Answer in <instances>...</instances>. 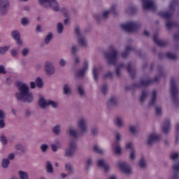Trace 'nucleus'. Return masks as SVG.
<instances>
[{"label": "nucleus", "mask_w": 179, "mask_h": 179, "mask_svg": "<svg viewBox=\"0 0 179 179\" xmlns=\"http://www.w3.org/2000/svg\"><path fill=\"white\" fill-rule=\"evenodd\" d=\"M18 92L15 94V99L17 101H23L24 103H32L34 100L33 93L30 92L29 85L26 83L20 82L17 84Z\"/></svg>", "instance_id": "nucleus-1"}, {"label": "nucleus", "mask_w": 179, "mask_h": 179, "mask_svg": "<svg viewBox=\"0 0 179 179\" xmlns=\"http://www.w3.org/2000/svg\"><path fill=\"white\" fill-rule=\"evenodd\" d=\"M83 134L82 131H78L76 128L70 127L69 129V136L71 138L70 143L69 145L68 150V157H72L75 156L76 151L78 150V145H76V142H78V139L82 136Z\"/></svg>", "instance_id": "nucleus-2"}, {"label": "nucleus", "mask_w": 179, "mask_h": 179, "mask_svg": "<svg viewBox=\"0 0 179 179\" xmlns=\"http://www.w3.org/2000/svg\"><path fill=\"white\" fill-rule=\"evenodd\" d=\"M104 55L109 65H117L118 61V51L114 48L113 45L110 46V51L105 52Z\"/></svg>", "instance_id": "nucleus-3"}, {"label": "nucleus", "mask_w": 179, "mask_h": 179, "mask_svg": "<svg viewBox=\"0 0 179 179\" xmlns=\"http://www.w3.org/2000/svg\"><path fill=\"white\" fill-rule=\"evenodd\" d=\"M42 8H51L55 12L59 10V4L57 0H38Z\"/></svg>", "instance_id": "nucleus-4"}, {"label": "nucleus", "mask_w": 179, "mask_h": 179, "mask_svg": "<svg viewBox=\"0 0 179 179\" xmlns=\"http://www.w3.org/2000/svg\"><path fill=\"white\" fill-rule=\"evenodd\" d=\"M171 94L172 96V100L173 101L176 107H178V89L177 88V85L176 84V79L174 78H171Z\"/></svg>", "instance_id": "nucleus-5"}, {"label": "nucleus", "mask_w": 179, "mask_h": 179, "mask_svg": "<svg viewBox=\"0 0 179 179\" xmlns=\"http://www.w3.org/2000/svg\"><path fill=\"white\" fill-rule=\"evenodd\" d=\"M178 0H173L170 4L169 9L168 12H159L158 13L159 16L165 19V20L169 21L171 17H173V12H174V6L178 5Z\"/></svg>", "instance_id": "nucleus-6"}, {"label": "nucleus", "mask_w": 179, "mask_h": 179, "mask_svg": "<svg viewBox=\"0 0 179 179\" xmlns=\"http://www.w3.org/2000/svg\"><path fill=\"white\" fill-rule=\"evenodd\" d=\"M38 104L41 108H45L50 106H51L52 108H58V103H57V101H52L51 99L45 100L44 97H41L38 99Z\"/></svg>", "instance_id": "nucleus-7"}, {"label": "nucleus", "mask_w": 179, "mask_h": 179, "mask_svg": "<svg viewBox=\"0 0 179 179\" xmlns=\"http://www.w3.org/2000/svg\"><path fill=\"white\" fill-rule=\"evenodd\" d=\"M121 27L123 30H125V31H136V30L141 27V24L135 22H130L127 24H121Z\"/></svg>", "instance_id": "nucleus-8"}, {"label": "nucleus", "mask_w": 179, "mask_h": 179, "mask_svg": "<svg viewBox=\"0 0 179 179\" xmlns=\"http://www.w3.org/2000/svg\"><path fill=\"white\" fill-rule=\"evenodd\" d=\"M77 126L83 134L87 133L89 131V127H87V119L85 117H80L77 122Z\"/></svg>", "instance_id": "nucleus-9"}, {"label": "nucleus", "mask_w": 179, "mask_h": 179, "mask_svg": "<svg viewBox=\"0 0 179 179\" xmlns=\"http://www.w3.org/2000/svg\"><path fill=\"white\" fill-rule=\"evenodd\" d=\"M75 31L79 45L83 47L84 48H86V47H87V41L86 40V38H85L82 34V32L80 31V28H79V27H76Z\"/></svg>", "instance_id": "nucleus-10"}, {"label": "nucleus", "mask_w": 179, "mask_h": 179, "mask_svg": "<svg viewBox=\"0 0 179 179\" xmlns=\"http://www.w3.org/2000/svg\"><path fill=\"white\" fill-rule=\"evenodd\" d=\"M10 3L9 0H0V15L1 16H6L9 12Z\"/></svg>", "instance_id": "nucleus-11"}, {"label": "nucleus", "mask_w": 179, "mask_h": 179, "mask_svg": "<svg viewBox=\"0 0 179 179\" xmlns=\"http://www.w3.org/2000/svg\"><path fill=\"white\" fill-rule=\"evenodd\" d=\"M159 79H160V78L159 76H156L155 78V79H153V80H143V79H142L140 81L139 84H134L133 87H142L148 86V85L153 83V82H159Z\"/></svg>", "instance_id": "nucleus-12"}, {"label": "nucleus", "mask_w": 179, "mask_h": 179, "mask_svg": "<svg viewBox=\"0 0 179 179\" xmlns=\"http://www.w3.org/2000/svg\"><path fill=\"white\" fill-rule=\"evenodd\" d=\"M143 8L145 10H156L155 1L152 0H142Z\"/></svg>", "instance_id": "nucleus-13"}, {"label": "nucleus", "mask_w": 179, "mask_h": 179, "mask_svg": "<svg viewBox=\"0 0 179 179\" xmlns=\"http://www.w3.org/2000/svg\"><path fill=\"white\" fill-rule=\"evenodd\" d=\"M119 168L122 170V173L126 174V176H129L132 174V169L128 163L127 162H120L118 164Z\"/></svg>", "instance_id": "nucleus-14"}, {"label": "nucleus", "mask_w": 179, "mask_h": 179, "mask_svg": "<svg viewBox=\"0 0 179 179\" xmlns=\"http://www.w3.org/2000/svg\"><path fill=\"white\" fill-rule=\"evenodd\" d=\"M45 71L47 75H54L55 73V67L51 62L45 63Z\"/></svg>", "instance_id": "nucleus-15"}, {"label": "nucleus", "mask_w": 179, "mask_h": 179, "mask_svg": "<svg viewBox=\"0 0 179 179\" xmlns=\"http://www.w3.org/2000/svg\"><path fill=\"white\" fill-rule=\"evenodd\" d=\"M157 141H160V135L152 133L148 138V145H153Z\"/></svg>", "instance_id": "nucleus-16"}, {"label": "nucleus", "mask_w": 179, "mask_h": 179, "mask_svg": "<svg viewBox=\"0 0 179 179\" xmlns=\"http://www.w3.org/2000/svg\"><path fill=\"white\" fill-rule=\"evenodd\" d=\"M11 36L13 38V40H15L18 45H22V40L20 39V33H19V31L17 30L12 31Z\"/></svg>", "instance_id": "nucleus-17"}, {"label": "nucleus", "mask_w": 179, "mask_h": 179, "mask_svg": "<svg viewBox=\"0 0 179 179\" xmlns=\"http://www.w3.org/2000/svg\"><path fill=\"white\" fill-rule=\"evenodd\" d=\"M162 129V132L165 134H167L170 132V129H171V124H170V120H165Z\"/></svg>", "instance_id": "nucleus-18"}, {"label": "nucleus", "mask_w": 179, "mask_h": 179, "mask_svg": "<svg viewBox=\"0 0 179 179\" xmlns=\"http://www.w3.org/2000/svg\"><path fill=\"white\" fill-rule=\"evenodd\" d=\"M116 8H117L116 5H113L111 6L110 10L103 13V17H104V19H107V17H108V15H110V13H113V15H117V11H115Z\"/></svg>", "instance_id": "nucleus-19"}, {"label": "nucleus", "mask_w": 179, "mask_h": 179, "mask_svg": "<svg viewBox=\"0 0 179 179\" xmlns=\"http://www.w3.org/2000/svg\"><path fill=\"white\" fill-rule=\"evenodd\" d=\"M153 41L157 45H159V47H164V45L167 44V42L166 41L159 39L157 35L154 36Z\"/></svg>", "instance_id": "nucleus-20"}, {"label": "nucleus", "mask_w": 179, "mask_h": 179, "mask_svg": "<svg viewBox=\"0 0 179 179\" xmlns=\"http://www.w3.org/2000/svg\"><path fill=\"white\" fill-rule=\"evenodd\" d=\"M173 173L171 176L172 179H179V164H175L173 166Z\"/></svg>", "instance_id": "nucleus-21"}, {"label": "nucleus", "mask_w": 179, "mask_h": 179, "mask_svg": "<svg viewBox=\"0 0 179 179\" xmlns=\"http://www.w3.org/2000/svg\"><path fill=\"white\" fill-rule=\"evenodd\" d=\"M98 166L99 167H101L103 169L104 171L107 172L110 170V166L106 163L104 159H99L98 160Z\"/></svg>", "instance_id": "nucleus-22"}, {"label": "nucleus", "mask_w": 179, "mask_h": 179, "mask_svg": "<svg viewBox=\"0 0 179 179\" xmlns=\"http://www.w3.org/2000/svg\"><path fill=\"white\" fill-rule=\"evenodd\" d=\"M87 71V62H85L84 63V66L83 69H81L77 73L78 78H83L85 76V74Z\"/></svg>", "instance_id": "nucleus-23"}, {"label": "nucleus", "mask_w": 179, "mask_h": 179, "mask_svg": "<svg viewBox=\"0 0 179 179\" xmlns=\"http://www.w3.org/2000/svg\"><path fill=\"white\" fill-rule=\"evenodd\" d=\"M6 117V114L2 110H0V129H3L5 127V118Z\"/></svg>", "instance_id": "nucleus-24"}, {"label": "nucleus", "mask_w": 179, "mask_h": 179, "mask_svg": "<svg viewBox=\"0 0 179 179\" xmlns=\"http://www.w3.org/2000/svg\"><path fill=\"white\" fill-rule=\"evenodd\" d=\"M45 170L46 173H48L49 174H52V173H54V168L52 167V164H51V162H46Z\"/></svg>", "instance_id": "nucleus-25"}, {"label": "nucleus", "mask_w": 179, "mask_h": 179, "mask_svg": "<svg viewBox=\"0 0 179 179\" xmlns=\"http://www.w3.org/2000/svg\"><path fill=\"white\" fill-rule=\"evenodd\" d=\"M52 132L54 134V135H56V136H58L61 134V125L56 124L55 125L52 129Z\"/></svg>", "instance_id": "nucleus-26"}, {"label": "nucleus", "mask_w": 179, "mask_h": 179, "mask_svg": "<svg viewBox=\"0 0 179 179\" xmlns=\"http://www.w3.org/2000/svg\"><path fill=\"white\" fill-rule=\"evenodd\" d=\"M131 51H134V48H132L131 46H127L125 51L122 52V58H127V57H128V55L129 54V52H131Z\"/></svg>", "instance_id": "nucleus-27"}, {"label": "nucleus", "mask_w": 179, "mask_h": 179, "mask_svg": "<svg viewBox=\"0 0 179 179\" xmlns=\"http://www.w3.org/2000/svg\"><path fill=\"white\" fill-rule=\"evenodd\" d=\"M127 71L130 76L134 79L135 78V69H132V64L129 63L127 65Z\"/></svg>", "instance_id": "nucleus-28"}, {"label": "nucleus", "mask_w": 179, "mask_h": 179, "mask_svg": "<svg viewBox=\"0 0 179 179\" xmlns=\"http://www.w3.org/2000/svg\"><path fill=\"white\" fill-rule=\"evenodd\" d=\"M157 96V92L156 91H153L151 101L148 103V106L150 107H152V106H155V103H156Z\"/></svg>", "instance_id": "nucleus-29"}, {"label": "nucleus", "mask_w": 179, "mask_h": 179, "mask_svg": "<svg viewBox=\"0 0 179 179\" xmlns=\"http://www.w3.org/2000/svg\"><path fill=\"white\" fill-rule=\"evenodd\" d=\"M113 146V149H115V153L116 155H121L122 150L118 142H115Z\"/></svg>", "instance_id": "nucleus-30"}, {"label": "nucleus", "mask_w": 179, "mask_h": 179, "mask_svg": "<svg viewBox=\"0 0 179 179\" xmlns=\"http://www.w3.org/2000/svg\"><path fill=\"white\" fill-rule=\"evenodd\" d=\"M10 50V45L0 46V55H5Z\"/></svg>", "instance_id": "nucleus-31"}, {"label": "nucleus", "mask_w": 179, "mask_h": 179, "mask_svg": "<svg viewBox=\"0 0 179 179\" xmlns=\"http://www.w3.org/2000/svg\"><path fill=\"white\" fill-rule=\"evenodd\" d=\"M9 164H10V162L9 161V159L4 158L2 159L1 167L3 169H8V167H9Z\"/></svg>", "instance_id": "nucleus-32"}, {"label": "nucleus", "mask_w": 179, "mask_h": 179, "mask_svg": "<svg viewBox=\"0 0 179 179\" xmlns=\"http://www.w3.org/2000/svg\"><path fill=\"white\" fill-rule=\"evenodd\" d=\"M92 72H93V75H94V79L95 80H99V73L100 72V68L99 67H94Z\"/></svg>", "instance_id": "nucleus-33"}, {"label": "nucleus", "mask_w": 179, "mask_h": 179, "mask_svg": "<svg viewBox=\"0 0 179 179\" xmlns=\"http://www.w3.org/2000/svg\"><path fill=\"white\" fill-rule=\"evenodd\" d=\"M36 85L38 89H41L44 86V83L43 82V80L41 78L38 77L36 80Z\"/></svg>", "instance_id": "nucleus-34"}, {"label": "nucleus", "mask_w": 179, "mask_h": 179, "mask_svg": "<svg viewBox=\"0 0 179 179\" xmlns=\"http://www.w3.org/2000/svg\"><path fill=\"white\" fill-rule=\"evenodd\" d=\"M18 176L20 179H29V175L23 171H19Z\"/></svg>", "instance_id": "nucleus-35"}, {"label": "nucleus", "mask_w": 179, "mask_h": 179, "mask_svg": "<svg viewBox=\"0 0 179 179\" xmlns=\"http://www.w3.org/2000/svg\"><path fill=\"white\" fill-rule=\"evenodd\" d=\"M57 31L58 34H62V33H64V24H62V23H57Z\"/></svg>", "instance_id": "nucleus-36"}, {"label": "nucleus", "mask_w": 179, "mask_h": 179, "mask_svg": "<svg viewBox=\"0 0 179 179\" xmlns=\"http://www.w3.org/2000/svg\"><path fill=\"white\" fill-rule=\"evenodd\" d=\"M115 124L118 128H121L122 125H124V121L122 120V117H117Z\"/></svg>", "instance_id": "nucleus-37"}, {"label": "nucleus", "mask_w": 179, "mask_h": 179, "mask_svg": "<svg viewBox=\"0 0 179 179\" xmlns=\"http://www.w3.org/2000/svg\"><path fill=\"white\" fill-rule=\"evenodd\" d=\"M52 37H53L52 33L49 32L45 38V43L47 45L50 44V41L52 40Z\"/></svg>", "instance_id": "nucleus-38"}, {"label": "nucleus", "mask_w": 179, "mask_h": 179, "mask_svg": "<svg viewBox=\"0 0 179 179\" xmlns=\"http://www.w3.org/2000/svg\"><path fill=\"white\" fill-rule=\"evenodd\" d=\"M50 146L52 152H57L58 150V148L61 146V143H59V141H57L56 144H51Z\"/></svg>", "instance_id": "nucleus-39"}, {"label": "nucleus", "mask_w": 179, "mask_h": 179, "mask_svg": "<svg viewBox=\"0 0 179 179\" xmlns=\"http://www.w3.org/2000/svg\"><path fill=\"white\" fill-rule=\"evenodd\" d=\"M115 104H117V98L111 97L109 101L108 102V107H110L111 106H115Z\"/></svg>", "instance_id": "nucleus-40"}, {"label": "nucleus", "mask_w": 179, "mask_h": 179, "mask_svg": "<svg viewBox=\"0 0 179 179\" xmlns=\"http://www.w3.org/2000/svg\"><path fill=\"white\" fill-rule=\"evenodd\" d=\"M0 141L1 142L3 146L8 145V138L4 135L0 136Z\"/></svg>", "instance_id": "nucleus-41"}, {"label": "nucleus", "mask_w": 179, "mask_h": 179, "mask_svg": "<svg viewBox=\"0 0 179 179\" xmlns=\"http://www.w3.org/2000/svg\"><path fill=\"white\" fill-rule=\"evenodd\" d=\"M139 167L141 169H145L146 168V161L145 160V158H141L139 163H138Z\"/></svg>", "instance_id": "nucleus-42"}, {"label": "nucleus", "mask_w": 179, "mask_h": 179, "mask_svg": "<svg viewBox=\"0 0 179 179\" xmlns=\"http://www.w3.org/2000/svg\"><path fill=\"white\" fill-rule=\"evenodd\" d=\"M40 150L42 152V153H45V152H47V150H48V144L43 143V144L41 145Z\"/></svg>", "instance_id": "nucleus-43"}, {"label": "nucleus", "mask_w": 179, "mask_h": 179, "mask_svg": "<svg viewBox=\"0 0 179 179\" xmlns=\"http://www.w3.org/2000/svg\"><path fill=\"white\" fill-rule=\"evenodd\" d=\"M101 93H103V94H106L107 92H108V86L107 85V84H103L101 87Z\"/></svg>", "instance_id": "nucleus-44"}, {"label": "nucleus", "mask_w": 179, "mask_h": 179, "mask_svg": "<svg viewBox=\"0 0 179 179\" xmlns=\"http://www.w3.org/2000/svg\"><path fill=\"white\" fill-rule=\"evenodd\" d=\"M94 151L99 155H103V153H104V150L97 145L94 147Z\"/></svg>", "instance_id": "nucleus-45"}, {"label": "nucleus", "mask_w": 179, "mask_h": 179, "mask_svg": "<svg viewBox=\"0 0 179 179\" xmlns=\"http://www.w3.org/2000/svg\"><path fill=\"white\" fill-rule=\"evenodd\" d=\"M166 57L169 59H173V61H176L177 59V55H174L173 53L171 52H167L166 53Z\"/></svg>", "instance_id": "nucleus-46"}, {"label": "nucleus", "mask_w": 179, "mask_h": 179, "mask_svg": "<svg viewBox=\"0 0 179 179\" xmlns=\"http://www.w3.org/2000/svg\"><path fill=\"white\" fill-rule=\"evenodd\" d=\"M146 97H148V92L143 91L141 96V102L143 103L145 100L146 99Z\"/></svg>", "instance_id": "nucleus-47"}, {"label": "nucleus", "mask_w": 179, "mask_h": 179, "mask_svg": "<svg viewBox=\"0 0 179 179\" xmlns=\"http://www.w3.org/2000/svg\"><path fill=\"white\" fill-rule=\"evenodd\" d=\"M75 173V169L71 164L68 165V175L71 176V174H73Z\"/></svg>", "instance_id": "nucleus-48"}, {"label": "nucleus", "mask_w": 179, "mask_h": 179, "mask_svg": "<svg viewBox=\"0 0 179 179\" xmlns=\"http://www.w3.org/2000/svg\"><path fill=\"white\" fill-rule=\"evenodd\" d=\"M121 68H124V64H121L116 69V75L117 76H121Z\"/></svg>", "instance_id": "nucleus-49"}, {"label": "nucleus", "mask_w": 179, "mask_h": 179, "mask_svg": "<svg viewBox=\"0 0 179 179\" xmlns=\"http://www.w3.org/2000/svg\"><path fill=\"white\" fill-rule=\"evenodd\" d=\"M78 92L81 97H83L85 96V90L83 89V87L79 86L78 87Z\"/></svg>", "instance_id": "nucleus-50"}, {"label": "nucleus", "mask_w": 179, "mask_h": 179, "mask_svg": "<svg viewBox=\"0 0 179 179\" xmlns=\"http://www.w3.org/2000/svg\"><path fill=\"white\" fill-rule=\"evenodd\" d=\"M92 164H93V160L92 159V158H87V164L85 166L86 169L88 170L90 166H92Z\"/></svg>", "instance_id": "nucleus-51"}, {"label": "nucleus", "mask_w": 179, "mask_h": 179, "mask_svg": "<svg viewBox=\"0 0 179 179\" xmlns=\"http://www.w3.org/2000/svg\"><path fill=\"white\" fill-rule=\"evenodd\" d=\"M179 155L178 152H172L170 155V157L172 160H177L178 159Z\"/></svg>", "instance_id": "nucleus-52"}, {"label": "nucleus", "mask_w": 179, "mask_h": 179, "mask_svg": "<svg viewBox=\"0 0 179 179\" xmlns=\"http://www.w3.org/2000/svg\"><path fill=\"white\" fill-rule=\"evenodd\" d=\"M21 24L23 26H27V24H29V20L27 19V17H24L21 19Z\"/></svg>", "instance_id": "nucleus-53"}, {"label": "nucleus", "mask_w": 179, "mask_h": 179, "mask_svg": "<svg viewBox=\"0 0 179 179\" xmlns=\"http://www.w3.org/2000/svg\"><path fill=\"white\" fill-rule=\"evenodd\" d=\"M78 51H79V48H78V46L73 45L71 48V54H73V55H75V54L77 53Z\"/></svg>", "instance_id": "nucleus-54"}, {"label": "nucleus", "mask_w": 179, "mask_h": 179, "mask_svg": "<svg viewBox=\"0 0 179 179\" xmlns=\"http://www.w3.org/2000/svg\"><path fill=\"white\" fill-rule=\"evenodd\" d=\"M176 132L177 134L176 138V143H178V133H179V124L178 123L176 126Z\"/></svg>", "instance_id": "nucleus-55"}, {"label": "nucleus", "mask_w": 179, "mask_h": 179, "mask_svg": "<svg viewBox=\"0 0 179 179\" xmlns=\"http://www.w3.org/2000/svg\"><path fill=\"white\" fill-rule=\"evenodd\" d=\"M27 54H29V49L27 48H24L22 50V57H27Z\"/></svg>", "instance_id": "nucleus-56"}, {"label": "nucleus", "mask_w": 179, "mask_h": 179, "mask_svg": "<svg viewBox=\"0 0 179 179\" xmlns=\"http://www.w3.org/2000/svg\"><path fill=\"white\" fill-rule=\"evenodd\" d=\"M0 74L6 75V70H5L3 65H0Z\"/></svg>", "instance_id": "nucleus-57"}, {"label": "nucleus", "mask_w": 179, "mask_h": 179, "mask_svg": "<svg viewBox=\"0 0 179 179\" xmlns=\"http://www.w3.org/2000/svg\"><path fill=\"white\" fill-rule=\"evenodd\" d=\"M91 132L92 135H97V134H99V129H97V127H92Z\"/></svg>", "instance_id": "nucleus-58"}, {"label": "nucleus", "mask_w": 179, "mask_h": 179, "mask_svg": "<svg viewBox=\"0 0 179 179\" xmlns=\"http://www.w3.org/2000/svg\"><path fill=\"white\" fill-rule=\"evenodd\" d=\"M134 144L132 143H129L126 145V148L129 149L131 152L134 150Z\"/></svg>", "instance_id": "nucleus-59"}, {"label": "nucleus", "mask_w": 179, "mask_h": 179, "mask_svg": "<svg viewBox=\"0 0 179 179\" xmlns=\"http://www.w3.org/2000/svg\"><path fill=\"white\" fill-rule=\"evenodd\" d=\"M129 131L130 132H131V134H136V127H135L134 126H130Z\"/></svg>", "instance_id": "nucleus-60"}, {"label": "nucleus", "mask_w": 179, "mask_h": 179, "mask_svg": "<svg viewBox=\"0 0 179 179\" xmlns=\"http://www.w3.org/2000/svg\"><path fill=\"white\" fill-rule=\"evenodd\" d=\"M15 149H17V150H20V152H23V145H22V144H17L15 145Z\"/></svg>", "instance_id": "nucleus-61"}, {"label": "nucleus", "mask_w": 179, "mask_h": 179, "mask_svg": "<svg viewBox=\"0 0 179 179\" xmlns=\"http://www.w3.org/2000/svg\"><path fill=\"white\" fill-rule=\"evenodd\" d=\"M10 52L12 57H17V50L15 49H12Z\"/></svg>", "instance_id": "nucleus-62"}, {"label": "nucleus", "mask_w": 179, "mask_h": 179, "mask_svg": "<svg viewBox=\"0 0 179 179\" xmlns=\"http://www.w3.org/2000/svg\"><path fill=\"white\" fill-rule=\"evenodd\" d=\"M60 66H65L66 65V62L64 59H61L59 62Z\"/></svg>", "instance_id": "nucleus-63"}, {"label": "nucleus", "mask_w": 179, "mask_h": 179, "mask_svg": "<svg viewBox=\"0 0 179 179\" xmlns=\"http://www.w3.org/2000/svg\"><path fill=\"white\" fill-rule=\"evenodd\" d=\"M36 33H41L42 30H41V25L38 24L36 27Z\"/></svg>", "instance_id": "nucleus-64"}]
</instances>
